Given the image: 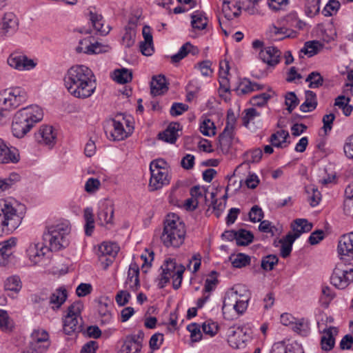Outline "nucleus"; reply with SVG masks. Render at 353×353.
I'll return each mask as SVG.
<instances>
[{
    "mask_svg": "<svg viewBox=\"0 0 353 353\" xmlns=\"http://www.w3.org/2000/svg\"><path fill=\"white\" fill-rule=\"evenodd\" d=\"M43 117L42 109L38 105H30L17 111L12 120V132L17 138H23Z\"/></svg>",
    "mask_w": 353,
    "mask_h": 353,
    "instance_id": "1",
    "label": "nucleus"
},
{
    "mask_svg": "<svg viewBox=\"0 0 353 353\" xmlns=\"http://www.w3.org/2000/svg\"><path fill=\"white\" fill-rule=\"evenodd\" d=\"M185 226L179 216L170 213L166 216L164 221L163 231L161 240L166 247L179 248L184 241L185 236Z\"/></svg>",
    "mask_w": 353,
    "mask_h": 353,
    "instance_id": "2",
    "label": "nucleus"
},
{
    "mask_svg": "<svg viewBox=\"0 0 353 353\" xmlns=\"http://www.w3.org/2000/svg\"><path fill=\"white\" fill-rule=\"evenodd\" d=\"M65 88H96V78L92 71L83 65L72 66L64 77Z\"/></svg>",
    "mask_w": 353,
    "mask_h": 353,
    "instance_id": "3",
    "label": "nucleus"
},
{
    "mask_svg": "<svg viewBox=\"0 0 353 353\" xmlns=\"http://www.w3.org/2000/svg\"><path fill=\"white\" fill-rule=\"evenodd\" d=\"M21 221L22 216L12 203L7 199H0V236L12 233Z\"/></svg>",
    "mask_w": 353,
    "mask_h": 353,
    "instance_id": "4",
    "label": "nucleus"
},
{
    "mask_svg": "<svg viewBox=\"0 0 353 353\" xmlns=\"http://www.w3.org/2000/svg\"><path fill=\"white\" fill-rule=\"evenodd\" d=\"M27 93L24 90H0V125L8 123L10 114L8 109L17 108L26 101Z\"/></svg>",
    "mask_w": 353,
    "mask_h": 353,
    "instance_id": "5",
    "label": "nucleus"
},
{
    "mask_svg": "<svg viewBox=\"0 0 353 353\" xmlns=\"http://www.w3.org/2000/svg\"><path fill=\"white\" fill-rule=\"evenodd\" d=\"M70 232L68 221L59 222L48 228L43 234V240L49 242L51 251H59L68 245V235Z\"/></svg>",
    "mask_w": 353,
    "mask_h": 353,
    "instance_id": "6",
    "label": "nucleus"
},
{
    "mask_svg": "<svg viewBox=\"0 0 353 353\" xmlns=\"http://www.w3.org/2000/svg\"><path fill=\"white\" fill-rule=\"evenodd\" d=\"M83 309L81 301H76L71 304L67 310V314L63 319V331L70 335L73 332H80L83 330V319L81 316Z\"/></svg>",
    "mask_w": 353,
    "mask_h": 353,
    "instance_id": "7",
    "label": "nucleus"
},
{
    "mask_svg": "<svg viewBox=\"0 0 353 353\" xmlns=\"http://www.w3.org/2000/svg\"><path fill=\"white\" fill-rule=\"evenodd\" d=\"M330 281L338 289L346 288L353 282V267L348 269L345 265L338 263L333 270Z\"/></svg>",
    "mask_w": 353,
    "mask_h": 353,
    "instance_id": "8",
    "label": "nucleus"
},
{
    "mask_svg": "<svg viewBox=\"0 0 353 353\" xmlns=\"http://www.w3.org/2000/svg\"><path fill=\"white\" fill-rule=\"evenodd\" d=\"M248 2L252 3L253 6L250 7L247 6V10L250 14L255 13L254 6L257 4L258 0H246ZM245 6V1L242 0H223L222 11L225 18L229 20L232 19L234 17H237L241 14L242 6Z\"/></svg>",
    "mask_w": 353,
    "mask_h": 353,
    "instance_id": "9",
    "label": "nucleus"
},
{
    "mask_svg": "<svg viewBox=\"0 0 353 353\" xmlns=\"http://www.w3.org/2000/svg\"><path fill=\"white\" fill-rule=\"evenodd\" d=\"M248 329L245 326L232 327L229 329L228 342L234 349L244 347L245 343L250 339Z\"/></svg>",
    "mask_w": 353,
    "mask_h": 353,
    "instance_id": "10",
    "label": "nucleus"
},
{
    "mask_svg": "<svg viewBox=\"0 0 353 353\" xmlns=\"http://www.w3.org/2000/svg\"><path fill=\"white\" fill-rule=\"evenodd\" d=\"M30 337V347L36 352L41 353L48 350L50 345L49 334L44 330H34L32 332Z\"/></svg>",
    "mask_w": 353,
    "mask_h": 353,
    "instance_id": "11",
    "label": "nucleus"
},
{
    "mask_svg": "<svg viewBox=\"0 0 353 353\" xmlns=\"http://www.w3.org/2000/svg\"><path fill=\"white\" fill-rule=\"evenodd\" d=\"M144 333L139 330L137 334L128 335L121 347V353H140Z\"/></svg>",
    "mask_w": 353,
    "mask_h": 353,
    "instance_id": "12",
    "label": "nucleus"
},
{
    "mask_svg": "<svg viewBox=\"0 0 353 353\" xmlns=\"http://www.w3.org/2000/svg\"><path fill=\"white\" fill-rule=\"evenodd\" d=\"M20 160L19 150L8 146L6 142L0 138V164L17 163Z\"/></svg>",
    "mask_w": 353,
    "mask_h": 353,
    "instance_id": "13",
    "label": "nucleus"
},
{
    "mask_svg": "<svg viewBox=\"0 0 353 353\" xmlns=\"http://www.w3.org/2000/svg\"><path fill=\"white\" fill-rule=\"evenodd\" d=\"M337 250L341 259L353 260V232L340 237Z\"/></svg>",
    "mask_w": 353,
    "mask_h": 353,
    "instance_id": "14",
    "label": "nucleus"
},
{
    "mask_svg": "<svg viewBox=\"0 0 353 353\" xmlns=\"http://www.w3.org/2000/svg\"><path fill=\"white\" fill-rule=\"evenodd\" d=\"M34 139L40 144L52 147L56 142V134L52 126L43 125L34 134Z\"/></svg>",
    "mask_w": 353,
    "mask_h": 353,
    "instance_id": "15",
    "label": "nucleus"
},
{
    "mask_svg": "<svg viewBox=\"0 0 353 353\" xmlns=\"http://www.w3.org/2000/svg\"><path fill=\"white\" fill-rule=\"evenodd\" d=\"M8 63L19 70H29L34 68L36 63L25 55L12 54L8 59Z\"/></svg>",
    "mask_w": 353,
    "mask_h": 353,
    "instance_id": "16",
    "label": "nucleus"
},
{
    "mask_svg": "<svg viewBox=\"0 0 353 353\" xmlns=\"http://www.w3.org/2000/svg\"><path fill=\"white\" fill-rule=\"evenodd\" d=\"M234 136V127L233 123L228 122L223 131L219 135L218 137V147L221 152L226 154L229 152L230 146L232 143Z\"/></svg>",
    "mask_w": 353,
    "mask_h": 353,
    "instance_id": "17",
    "label": "nucleus"
},
{
    "mask_svg": "<svg viewBox=\"0 0 353 353\" xmlns=\"http://www.w3.org/2000/svg\"><path fill=\"white\" fill-rule=\"evenodd\" d=\"M49 250L50 247L44 245L43 243H32L27 248L26 253L30 261L36 265L41 262Z\"/></svg>",
    "mask_w": 353,
    "mask_h": 353,
    "instance_id": "18",
    "label": "nucleus"
},
{
    "mask_svg": "<svg viewBox=\"0 0 353 353\" xmlns=\"http://www.w3.org/2000/svg\"><path fill=\"white\" fill-rule=\"evenodd\" d=\"M88 10L89 19L94 30L102 36L107 35L110 32L111 27L109 25L105 26L103 16L98 13L94 8Z\"/></svg>",
    "mask_w": 353,
    "mask_h": 353,
    "instance_id": "19",
    "label": "nucleus"
},
{
    "mask_svg": "<svg viewBox=\"0 0 353 353\" xmlns=\"http://www.w3.org/2000/svg\"><path fill=\"white\" fill-rule=\"evenodd\" d=\"M179 265H177L176 261L172 259H168L165 261L161 266L162 274L158 284L159 288H163L170 281L172 276L175 274Z\"/></svg>",
    "mask_w": 353,
    "mask_h": 353,
    "instance_id": "20",
    "label": "nucleus"
},
{
    "mask_svg": "<svg viewBox=\"0 0 353 353\" xmlns=\"http://www.w3.org/2000/svg\"><path fill=\"white\" fill-rule=\"evenodd\" d=\"M114 206L110 202H103L97 212V221L101 225H105L112 223L114 217Z\"/></svg>",
    "mask_w": 353,
    "mask_h": 353,
    "instance_id": "21",
    "label": "nucleus"
},
{
    "mask_svg": "<svg viewBox=\"0 0 353 353\" xmlns=\"http://www.w3.org/2000/svg\"><path fill=\"white\" fill-rule=\"evenodd\" d=\"M151 177L149 182L150 191H155L161 189L163 186L169 184L170 178L168 172L157 170L150 172Z\"/></svg>",
    "mask_w": 353,
    "mask_h": 353,
    "instance_id": "22",
    "label": "nucleus"
},
{
    "mask_svg": "<svg viewBox=\"0 0 353 353\" xmlns=\"http://www.w3.org/2000/svg\"><path fill=\"white\" fill-rule=\"evenodd\" d=\"M182 128L178 122H172L167 128L158 134L159 139L169 143H174L179 137V132Z\"/></svg>",
    "mask_w": 353,
    "mask_h": 353,
    "instance_id": "23",
    "label": "nucleus"
},
{
    "mask_svg": "<svg viewBox=\"0 0 353 353\" xmlns=\"http://www.w3.org/2000/svg\"><path fill=\"white\" fill-rule=\"evenodd\" d=\"M281 54L280 50L274 46H268L261 50L259 58L269 65H275L279 62V58Z\"/></svg>",
    "mask_w": 353,
    "mask_h": 353,
    "instance_id": "24",
    "label": "nucleus"
},
{
    "mask_svg": "<svg viewBox=\"0 0 353 353\" xmlns=\"http://www.w3.org/2000/svg\"><path fill=\"white\" fill-rule=\"evenodd\" d=\"M270 353H304V351L297 343L286 344L279 341L273 344Z\"/></svg>",
    "mask_w": 353,
    "mask_h": 353,
    "instance_id": "25",
    "label": "nucleus"
},
{
    "mask_svg": "<svg viewBox=\"0 0 353 353\" xmlns=\"http://www.w3.org/2000/svg\"><path fill=\"white\" fill-rule=\"evenodd\" d=\"M119 250V248L115 243L103 242L99 247V254L100 257L109 256L105 259L108 265L112 263Z\"/></svg>",
    "mask_w": 353,
    "mask_h": 353,
    "instance_id": "26",
    "label": "nucleus"
},
{
    "mask_svg": "<svg viewBox=\"0 0 353 353\" xmlns=\"http://www.w3.org/2000/svg\"><path fill=\"white\" fill-rule=\"evenodd\" d=\"M338 333V330L335 327L325 328L323 331V336L321 339V348L325 351L331 350L335 343L334 335Z\"/></svg>",
    "mask_w": 353,
    "mask_h": 353,
    "instance_id": "27",
    "label": "nucleus"
},
{
    "mask_svg": "<svg viewBox=\"0 0 353 353\" xmlns=\"http://www.w3.org/2000/svg\"><path fill=\"white\" fill-rule=\"evenodd\" d=\"M16 245V239L10 238L9 240L0 243V266L6 265L12 254V249Z\"/></svg>",
    "mask_w": 353,
    "mask_h": 353,
    "instance_id": "28",
    "label": "nucleus"
},
{
    "mask_svg": "<svg viewBox=\"0 0 353 353\" xmlns=\"http://www.w3.org/2000/svg\"><path fill=\"white\" fill-rule=\"evenodd\" d=\"M111 123L113 128L110 132V134L108 135V132H105L108 137L110 140L121 141L128 137L125 129H124L123 123L121 121L113 119L111 120Z\"/></svg>",
    "mask_w": 353,
    "mask_h": 353,
    "instance_id": "29",
    "label": "nucleus"
},
{
    "mask_svg": "<svg viewBox=\"0 0 353 353\" xmlns=\"http://www.w3.org/2000/svg\"><path fill=\"white\" fill-rule=\"evenodd\" d=\"M270 32L273 39L279 41L285 38H294L297 35V32L293 30L285 27L278 28L275 26L270 28Z\"/></svg>",
    "mask_w": 353,
    "mask_h": 353,
    "instance_id": "30",
    "label": "nucleus"
},
{
    "mask_svg": "<svg viewBox=\"0 0 353 353\" xmlns=\"http://www.w3.org/2000/svg\"><path fill=\"white\" fill-rule=\"evenodd\" d=\"M305 81L309 83L310 88H319V87L334 86L325 80L321 74L318 72H312L305 79Z\"/></svg>",
    "mask_w": 353,
    "mask_h": 353,
    "instance_id": "31",
    "label": "nucleus"
},
{
    "mask_svg": "<svg viewBox=\"0 0 353 353\" xmlns=\"http://www.w3.org/2000/svg\"><path fill=\"white\" fill-rule=\"evenodd\" d=\"M20 176L16 172H12L6 178L0 177V196L10 190L20 181Z\"/></svg>",
    "mask_w": 353,
    "mask_h": 353,
    "instance_id": "32",
    "label": "nucleus"
},
{
    "mask_svg": "<svg viewBox=\"0 0 353 353\" xmlns=\"http://www.w3.org/2000/svg\"><path fill=\"white\" fill-rule=\"evenodd\" d=\"M67 299V291L66 290L61 287L56 290L50 297V304L53 305V309L59 308Z\"/></svg>",
    "mask_w": 353,
    "mask_h": 353,
    "instance_id": "33",
    "label": "nucleus"
},
{
    "mask_svg": "<svg viewBox=\"0 0 353 353\" xmlns=\"http://www.w3.org/2000/svg\"><path fill=\"white\" fill-rule=\"evenodd\" d=\"M198 51L196 48H194L190 42H187L180 48L177 53L171 57L172 62L178 63L185 58L188 53H192L193 55H195L198 53Z\"/></svg>",
    "mask_w": 353,
    "mask_h": 353,
    "instance_id": "34",
    "label": "nucleus"
},
{
    "mask_svg": "<svg viewBox=\"0 0 353 353\" xmlns=\"http://www.w3.org/2000/svg\"><path fill=\"white\" fill-rule=\"evenodd\" d=\"M317 106V99L316 94L310 90L305 91V101L300 106L303 112H308L316 109Z\"/></svg>",
    "mask_w": 353,
    "mask_h": 353,
    "instance_id": "35",
    "label": "nucleus"
},
{
    "mask_svg": "<svg viewBox=\"0 0 353 353\" xmlns=\"http://www.w3.org/2000/svg\"><path fill=\"white\" fill-rule=\"evenodd\" d=\"M18 27V19L12 12H8L4 14L2 21V29L5 32H14Z\"/></svg>",
    "mask_w": 353,
    "mask_h": 353,
    "instance_id": "36",
    "label": "nucleus"
},
{
    "mask_svg": "<svg viewBox=\"0 0 353 353\" xmlns=\"http://www.w3.org/2000/svg\"><path fill=\"white\" fill-rule=\"evenodd\" d=\"M191 25L193 29L202 30L205 29L208 25V18L205 17L204 13L201 11H194L191 15Z\"/></svg>",
    "mask_w": 353,
    "mask_h": 353,
    "instance_id": "37",
    "label": "nucleus"
},
{
    "mask_svg": "<svg viewBox=\"0 0 353 353\" xmlns=\"http://www.w3.org/2000/svg\"><path fill=\"white\" fill-rule=\"evenodd\" d=\"M229 63L226 61H221L220 63V69H219V88L226 89L230 88V83L229 79L228 78V75L229 74Z\"/></svg>",
    "mask_w": 353,
    "mask_h": 353,
    "instance_id": "38",
    "label": "nucleus"
},
{
    "mask_svg": "<svg viewBox=\"0 0 353 353\" xmlns=\"http://www.w3.org/2000/svg\"><path fill=\"white\" fill-rule=\"evenodd\" d=\"M112 78L116 82L124 84L130 81L132 79V73L126 68L115 70Z\"/></svg>",
    "mask_w": 353,
    "mask_h": 353,
    "instance_id": "39",
    "label": "nucleus"
},
{
    "mask_svg": "<svg viewBox=\"0 0 353 353\" xmlns=\"http://www.w3.org/2000/svg\"><path fill=\"white\" fill-rule=\"evenodd\" d=\"M289 137L288 131L281 130L272 134L270 137V141L271 144L276 148H284L283 143H286L287 138Z\"/></svg>",
    "mask_w": 353,
    "mask_h": 353,
    "instance_id": "40",
    "label": "nucleus"
},
{
    "mask_svg": "<svg viewBox=\"0 0 353 353\" xmlns=\"http://www.w3.org/2000/svg\"><path fill=\"white\" fill-rule=\"evenodd\" d=\"M253 239L254 235L250 231L245 229H240L237 230L236 240V245L241 246L248 245L252 242Z\"/></svg>",
    "mask_w": 353,
    "mask_h": 353,
    "instance_id": "41",
    "label": "nucleus"
},
{
    "mask_svg": "<svg viewBox=\"0 0 353 353\" xmlns=\"http://www.w3.org/2000/svg\"><path fill=\"white\" fill-rule=\"evenodd\" d=\"M128 276L134 279L133 285H131V290L137 291L139 286V268L136 263H132L130 265Z\"/></svg>",
    "mask_w": 353,
    "mask_h": 353,
    "instance_id": "42",
    "label": "nucleus"
},
{
    "mask_svg": "<svg viewBox=\"0 0 353 353\" xmlns=\"http://www.w3.org/2000/svg\"><path fill=\"white\" fill-rule=\"evenodd\" d=\"M13 328L14 323L7 311L0 310V329L3 332H11Z\"/></svg>",
    "mask_w": 353,
    "mask_h": 353,
    "instance_id": "43",
    "label": "nucleus"
},
{
    "mask_svg": "<svg viewBox=\"0 0 353 353\" xmlns=\"http://www.w3.org/2000/svg\"><path fill=\"white\" fill-rule=\"evenodd\" d=\"M321 0H305V13L309 17H313L320 11Z\"/></svg>",
    "mask_w": 353,
    "mask_h": 353,
    "instance_id": "44",
    "label": "nucleus"
},
{
    "mask_svg": "<svg viewBox=\"0 0 353 353\" xmlns=\"http://www.w3.org/2000/svg\"><path fill=\"white\" fill-rule=\"evenodd\" d=\"M306 192L308 194V201L312 207L319 205L321 200V194L317 188L311 185L306 188Z\"/></svg>",
    "mask_w": 353,
    "mask_h": 353,
    "instance_id": "45",
    "label": "nucleus"
},
{
    "mask_svg": "<svg viewBox=\"0 0 353 353\" xmlns=\"http://www.w3.org/2000/svg\"><path fill=\"white\" fill-rule=\"evenodd\" d=\"M334 297L335 294L329 286L322 287L321 294L319 298V301L322 306L327 307Z\"/></svg>",
    "mask_w": 353,
    "mask_h": 353,
    "instance_id": "46",
    "label": "nucleus"
},
{
    "mask_svg": "<svg viewBox=\"0 0 353 353\" xmlns=\"http://www.w3.org/2000/svg\"><path fill=\"white\" fill-rule=\"evenodd\" d=\"M243 114V124L246 128L248 127L251 122L254 123L255 119L261 116V113L254 108L245 109Z\"/></svg>",
    "mask_w": 353,
    "mask_h": 353,
    "instance_id": "47",
    "label": "nucleus"
},
{
    "mask_svg": "<svg viewBox=\"0 0 353 353\" xmlns=\"http://www.w3.org/2000/svg\"><path fill=\"white\" fill-rule=\"evenodd\" d=\"M239 298V293L238 291H232L230 292H228L226 294L223 304L222 307V310L223 314L225 312L226 310H229L232 308H233L234 303H236V301H237Z\"/></svg>",
    "mask_w": 353,
    "mask_h": 353,
    "instance_id": "48",
    "label": "nucleus"
},
{
    "mask_svg": "<svg viewBox=\"0 0 353 353\" xmlns=\"http://www.w3.org/2000/svg\"><path fill=\"white\" fill-rule=\"evenodd\" d=\"M230 259L232 261L233 267L241 268L250 264V257L243 253H239L233 257L231 256Z\"/></svg>",
    "mask_w": 353,
    "mask_h": 353,
    "instance_id": "49",
    "label": "nucleus"
},
{
    "mask_svg": "<svg viewBox=\"0 0 353 353\" xmlns=\"http://www.w3.org/2000/svg\"><path fill=\"white\" fill-rule=\"evenodd\" d=\"M6 290L18 292L21 288V281L19 276H12L8 277L4 283Z\"/></svg>",
    "mask_w": 353,
    "mask_h": 353,
    "instance_id": "50",
    "label": "nucleus"
},
{
    "mask_svg": "<svg viewBox=\"0 0 353 353\" xmlns=\"http://www.w3.org/2000/svg\"><path fill=\"white\" fill-rule=\"evenodd\" d=\"M201 132L207 137L214 136L216 134V127L210 119H205L200 125Z\"/></svg>",
    "mask_w": 353,
    "mask_h": 353,
    "instance_id": "51",
    "label": "nucleus"
},
{
    "mask_svg": "<svg viewBox=\"0 0 353 353\" xmlns=\"http://www.w3.org/2000/svg\"><path fill=\"white\" fill-rule=\"evenodd\" d=\"M136 32L135 30L131 27H126L125 28L124 34L122 37V43L125 48L132 47L135 41Z\"/></svg>",
    "mask_w": 353,
    "mask_h": 353,
    "instance_id": "52",
    "label": "nucleus"
},
{
    "mask_svg": "<svg viewBox=\"0 0 353 353\" xmlns=\"http://www.w3.org/2000/svg\"><path fill=\"white\" fill-rule=\"evenodd\" d=\"M341 3L338 0H330L322 10L325 17H331L339 10Z\"/></svg>",
    "mask_w": 353,
    "mask_h": 353,
    "instance_id": "53",
    "label": "nucleus"
},
{
    "mask_svg": "<svg viewBox=\"0 0 353 353\" xmlns=\"http://www.w3.org/2000/svg\"><path fill=\"white\" fill-rule=\"evenodd\" d=\"M279 259L275 254H269L263 256L261 260V268L265 271H270L274 269L278 263Z\"/></svg>",
    "mask_w": 353,
    "mask_h": 353,
    "instance_id": "54",
    "label": "nucleus"
},
{
    "mask_svg": "<svg viewBox=\"0 0 353 353\" xmlns=\"http://www.w3.org/2000/svg\"><path fill=\"white\" fill-rule=\"evenodd\" d=\"M150 88H168V79L163 74L154 75L150 81Z\"/></svg>",
    "mask_w": 353,
    "mask_h": 353,
    "instance_id": "55",
    "label": "nucleus"
},
{
    "mask_svg": "<svg viewBox=\"0 0 353 353\" xmlns=\"http://www.w3.org/2000/svg\"><path fill=\"white\" fill-rule=\"evenodd\" d=\"M187 330L190 332V338L192 342H198L202 338L200 325L192 323L187 326Z\"/></svg>",
    "mask_w": 353,
    "mask_h": 353,
    "instance_id": "56",
    "label": "nucleus"
},
{
    "mask_svg": "<svg viewBox=\"0 0 353 353\" xmlns=\"http://www.w3.org/2000/svg\"><path fill=\"white\" fill-rule=\"evenodd\" d=\"M299 99L293 92H289L285 94V104L288 106L287 110L292 111L298 105Z\"/></svg>",
    "mask_w": 353,
    "mask_h": 353,
    "instance_id": "57",
    "label": "nucleus"
},
{
    "mask_svg": "<svg viewBox=\"0 0 353 353\" xmlns=\"http://www.w3.org/2000/svg\"><path fill=\"white\" fill-rule=\"evenodd\" d=\"M294 223L297 225V227H300V228H295L293 226V230L299 232V236L303 232H308L312 228V224L309 223L307 220L304 219H298L294 221Z\"/></svg>",
    "mask_w": 353,
    "mask_h": 353,
    "instance_id": "58",
    "label": "nucleus"
},
{
    "mask_svg": "<svg viewBox=\"0 0 353 353\" xmlns=\"http://www.w3.org/2000/svg\"><path fill=\"white\" fill-rule=\"evenodd\" d=\"M262 155V150L259 148H256L245 153V161L248 163H257L261 160Z\"/></svg>",
    "mask_w": 353,
    "mask_h": 353,
    "instance_id": "59",
    "label": "nucleus"
},
{
    "mask_svg": "<svg viewBox=\"0 0 353 353\" xmlns=\"http://www.w3.org/2000/svg\"><path fill=\"white\" fill-rule=\"evenodd\" d=\"M188 105L182 103H173L170 110V114L172 117H178L188 110Z\"/></svg>",
    "mask_w": 353,
    "mask_h": 353,
    "instance_id": "60",
    "label": "nucleus"
},
{
    "mask_svg": "<svg viewBox=\"0 0 353 353\" xmlns=\"http://www.w3.org/2000/svg\"><path fill=\"white\" fill-rule=\"evenodd\" d=\"M218 329L219 326L217 323L211 321H205L202 325L203 332L210 336H214L216 334Z\"/></svg>",
    "mask_w": 353,
    "mask_h": 353,
    "instance_id": "61",
    "label": "nucleus"
},
{
    "mask_svg": "<svg viewBox=\"0 0 353 353\" xmlns=\"http://www.w3.org/2000/svg\"><path fill=\"white\" fill-rule=\"evenodd\" d=\"M185 271V268L182 265H179L178 268V270L175 272V274L171 276L172 278V286L175 290L179 289L181 287L182 279H183V274Z\"/></svg>",
    "mask_w": 353,
    "mask_h": 353,
    "instance_id": "62",
    "label": "nucleus"
},
{
    "mask_svg": "<svg viewBox=\"0 0 353 353\" xmlns=\"http://www.w3.org/2000/svg\"><path fill=\"white\" fill-rule=\"evenodd\" d=\"M249 218L253 223L259 222L263 218V212L258 205H254L249 212Z\"/></svg>",
    "mask_w": 353,
    "mask_h": 353,
    "instance_id": "63",
    "label": "nucleus"
},
{
    "mask_svg": "<svg viewBox=\"0 0 353 353\" xmlns=\"http://www.w3.org/2000/svg\"><path fill=\"white\" fill-rule=\"evenodd\" d=\"M163 341V334L161 333H155L153 334L149 341V345L151 350H159Z\"/></svg>",
    "mask_w": 353,
    "mask_h": 353,
    "instance_id": "64",
    "label": "nucleus"
}]
</instances>
